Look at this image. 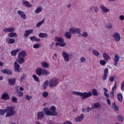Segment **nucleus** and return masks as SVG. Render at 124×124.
Masks as SVG:
<instances>
[{
  "label": "nucleus",
  "mask_w": 124,
  "mask_h": 124,
  "mask_svg": "<svg viewBox=\"0 0 124 124\" xmlns=\"http://www.w3.org/2000/svg\"><path fill=\"white\" fill-rule=\"evenodd\" d=\"M56 107L54 106H51L50 108H48L47 107H45L43 109V112H40L37 113V118L38 120H40L44 118L46 116H53L54 117H56V116H58V113L56 111Z\"/></svg>",
  "instance_id": "f257e3e1"
},
{
  "label": "nucleus",
  "mask_w": 124,
  "mask_h": 124,
  "mask_svg": "<svg viewBox=\"0 0 124 124\" xmlns=\"http://www.w3.org/2000/svg\"><path fill=\"white\" fill-rule=\"evenodd\" d=\"M73 94L74 95H80L81 99H86V98H88V97H90L92 96V92H84L81 93L80 92H76L74 91L72 92Z\"/></svg>",
  "instance_id": "f03ea898"
},
{
  "label": "nucleus",
  "mask_w": 124,
  "mask_h": 124,
  "mask_svg": "<svg viewBox=\"0 0 124 124\" xmlns=\"http://www.w3.org/2000/svg\"><path fill=\"white\" fill-rule=\"evenodd\" d=\"M5 112L6 113V117L8 118L13 116L16 114V111L14 110V108L12 107H7L5 108Z\"/></svg>",
  "instance_id": "7ed1b4c3"
},
{
  "label": "nucleus",
  "mask_w": 124,
  "mask_h": 124,
  "mask_svg": "<svg viewBox=\"0 0 124 124\" xmlns=\"http://www.w3.org/2000/svg\"><path fill=\"white\" fill-rule=\"evenodd\" d=\"M58 85V79L53 78L49 81V86L50 88H55Z\"/></svg>",
  "instance_id": "20e7f679"
},
{
  "label": "nucleus",
  "mask_w": 124,
  "mask_h": 124,
  "mask_svg": "<svg viewBox=\"0 0 124 124\" xmlns=\"http://www.w3.org/2000/svg\"><path fill=\"white\" fill-rule=\"evenodd\" d=\"M113 38L117 42H119L121 40V36L118 32H115L113 34Z\"/></svg>",
  "instance_id": "39448f33"
},
{
  "label": "nucleus",
  "mask_w": 124,
  "mask_h": 124,
  "mask_svg": "<svg viewBox=\"0 0 124 124\" xmlns=\"http://www.w3.org/2000/svg\"><path fill=\"white\" fill-rule=\"evenodd\" d=\"M120 60V56L118 54H115L114 56V59L113 60L114 62V66H116V67L118 66V62H119Z\"/></svg>",
  "instance_id": "423d86ee"
},
{
  "label": "nucleus",
  "mask_w": 124,
  "mask_h": 124,
  "mask_svg": "<svg viewBox=\"0 0 124 124\" xmlns=\"http://www.w3.org/2000/svg\"><path fill=\"white\" fill-rule=\"evenodd\" d=\"M62 55L64 58V62H69V55L65 51H62Z\"/></svg>",
  "instance_id": "0eeeda50"
},
{
  "label": "nucleus",
  "mask_w": 124,
  "mask_h": 124,
  "mask_svg": "<svg viewBox=\"0 0 124 124\" xmlns=\"http://www.w3.org/2000/svg\"><path fill=\"white\" fill-rule=\"evenodd\" d=\"M108 68H105L104 70V74L102 77V79L104 81H105V80L107 79V76H108Z\"/></svg>",
  "instance_id": "6e6552de"
},
{
  "label": "nucleus",
  "mask_w": 124,
  "mask_h": 124,
  "mask_svg": "<svg viewBox=\"0 0 124 124\" xmlns=\"http://www.w3.org/2000/svg\"><path fill=\"white\" fill-rule=\"evenodd\" d=\"M1 73H3L4 74H6L7 75H12V72L11 70L8 69H4L1 70Z\"/></svg>",
  "instance_id": "1a4fd4ad"
},
{
  "label": "nucleus",
  "mask_w": 124,
  "mask_h": 124,
  "mask_svg": "<svg viewBox=\"0 0 124 124\" xmlns=\"http://www.w3.org/2000/svg\"><path fill=\"white\" fill-rule=\"evenodd\" d=\"M3 31H4V32H13L15 31V29L13 27L7 28L4 29Z\"/></svg>",
  "instance_id": "9d476101"
},
{
  "label": "nucleus",
  "mask_w": 124,
  "mask_h": 124,
  "mask_svg": "<svg viewBox=\"0 0 124 124\" xmlns=\"http://www.w3.org/2000/svg\"><path fill=\"white\" fill-rule=\"evenodd\" d=\"M9 85L11 86H14V85L16 84V78H12L11 79H8Z\"/></svg>",
  "instance_id": "9b49d317"
},
{
  "label": "nucleus",
  "mask_w": 124,
  "mask_h": 124,
  "mask_svg": "<svg viewBox=\"0 0 124 124\" xmlns=\"http://www.w3.org/2000/svg\"><path fill=\"white\" fill-rule=\"evenodd\" d=\"M15 66V72H20V65L17 63V62H15L14 63Z\"/></svg>",
  "instance_id": "f8f14e48"
},
{
  "label": "nucleus",
  "mask_w": 124,
  "mask_h": 124,
  "mask_svg": "<svg viewBox=\"0 0 124 124\" xmlns=\"http://www.w3.org/2000/svg\"><path fill=\"white\" fill-rule=\"evenodd\" d=\"M85 118V115H84L83 114H81L79 116L75 118V121L77 123H78V122H81L83 121V119Z\"/></svg>",
  "instance_id": "ddd939ff"
},
{
  "label": "nucleus",
  "mask_w": 124,
  "mask_h": 124,
  "mask_svg": "<svg viewBox=\"0 0 124 124\" xmlns=\"http://www.w3.org/2000/svg\"><path fill=\"white\" fill-rule=\"evenodd\" d=\"M16 62L20 64H22L25 62V58L24 57H21V56H18V59H16Z\"/></svg>",
  "instance_id": "4468645a"
},
{
  "label": "nucleus",
  "mask_w": 124,
  "mask_h": 124,
  "mask_svg": "<svg viewBox=\"0 0 124 124\" xmlns=\"http://www.w3.org/2000/svg\"><path fill=\"white\" fill-rule=\"evenodd\" d=\"M103 58L106 62H107V61H109L111 59V57L109 55H108V53H104L103 54Z\"/></svg>",
  "instance_id": "2eb2a0df"
},
{
  "label": "nucleus",
  "mask_w": 124,
  "mask_h": 124,
  "mask_svg": "<svg viewBox=\"0 0 124 124\" xmlns=\"http://www.w3.org/2000/svg\"><path fill=\"white\" fill-rule=\"evenodd\" d=\"M100 9H101L102 12H103V13H107V12H109V11H110L109 9H107L106 7L103 6V5H101L100 6Z\"/></svg>",
  "instance_id": "dca6fc26"
},
{
  "label": "nucleus",
  "mask_w": 124,
  "mask_h": 124,
  "mask_svg": "<svg viewBox=\"0 0 124 124\" xmlns=\"http://www.w3.org/2000/svg\"><path fill=\"white\" fill-rule=\"evenodd\" d=\"M33 32V30H26L24 33V36L25 37H28L30 34H31Z\"/></svg>",
  "instance_id": "f3484780"
},
{
  "label": "nucleus",
  "mask_w": 124,
  "mask_h": 124,
  "mask_svg": "<svg viewBox=\"0 0 124 124\" xmlns=\"http://www.w3.org/2000/svg\"><path fill=\"white\" fill-rule=\"evenodd\" d=\"M17 14L20 16L21 18H22L24 20H25L26 19V14L24 13V12L21 11V10H18L17 11Z\"/></svg>",
  "instance_id": "a211bd4d"
},
{
  "label": "nucleus",
  "mask_w": 124,
  "mask_h": 124,
  "mask_svg": "<svg viewBox=\"0 0 124 124\" xmlns=\"http://www.w3.org/2000/svg\"><path fill=\"white\" fill-rule=\"evenodd\" d=\"M101 107V104L99 102H96L93 104L92 108L93 109H96L97 108H100Z\"/></svg>",
  "instance_id": "6ab92c4d"
},
{
  "label": "nucleus",
  "mask_w": 124,
  "mask_h": 124,
  "mask_svg": "<svg viewBox=\"0 0 124 124\" xmlns=\"http://www.w3.org/2000/svg\"><path fill=\"white\" fill-rule=\"evenodd\" d=\"M22 4L23 5H25L26 6V7H31V6H32V5L31 4V3H30V2L28 1H26L25 0L22 1Z\"/></svg>",
  "instance_id": "aec40b11"
},
{
  "label": "nucleus",
  "mask_w": 124,
  "mask_h": 124,
  "mask_svg": "<svg viewBox=\"0 0 124 124\" xmlns=\"http://www.w3.org/2000/svg\"><path fill=\"white\" fill-rule=\"evenodd\" d=\"M1 99H4V100H7L9 99V95L6 93H4L1 97Z\"/></svg>",
  "instance_id": "412c9836"
},
{
  "label": "nucleus",
  "mask_w": 124,
  "mask_h": 124,
  "mask_svg": "<svg viewBox=\"0 0 124 124\" xmlns=\"http://www.w3.org/2000/svg\"><path fill=\"white\" fill-rule=\"evenodd\" d=\"M18 56L20 57L21 58H25V57L27 56V52L25 50L20 51L19 53Z\"/></svg>",
  "instance_id": "4be33fe9"
},
{
  "label": "nucleus",
  "mask_w": 124,
  "mask_h": 124,
  "mask_svg": "<svg viewBox=\"0 0 124 124\" xmlns=\"http://www.w3.org/2000/svg\"><path fill=\"white\" fill-rule=\"evenodd\" d=\"M6 41L8 44H13L15 43V39L8 38L6 39Z\"/></svg>",
  "instance_id": "5701e85b"
},
{
  "label": "nucleus",
  "mask_w": 124,
  "mask_h": 124,
  "mask_svg": "<svg viewBox=\"0 0 124 124\" xmlns=\"http://www.w3.org/2000/svg\"><path fill=\"white\" fill-rule=\"evenodd\" d=\"M42 71L41 68H38L36 70V73L39 77H41V75H42Z\"/></svg>",
  "instance_id": "b1692460"
},
{
  "label": "nucleus",
  "mask_w": 124,
  "mask_h": 124,
  "mask_svg": "<svg viewBox=\"0 0 124 124\" xmlns=\"http://www.w3.org/2000/svg\"><path fill=\"white\" fill-rule=\"evenodd\" d=\"M41 64L44 68H48L49 66H50V64L49 63L45 62H42L41 63Z\"/></svg>",
  "instance_id": "393cba45"
},
{
  "label": "nucleus",
  "mask_w": 124,
  "mask_h": 124,
  "mask_svg": "<svg viewBox=\"0 0 124 124\" xmlns=\"http://www.w3.org/2000/svg\"><path fill=\"white\" fill-rule=\"evenodd\" d=\"M48 36V34L46 33L41 32L39 34V37L40 38H46Z\"/></svg>",
  "instance_id": "a878e982"
},
{
  "label": "nucleus",
  "mask_w": 124,
  "mask_h": 124,
  "mask_svg": "<svg viewBox=\"0 0 124 124\" xmlns=\"http://www.w3.org/2000/svg\"><path fill=\"white\" fill-rule=\"evenodd\" d=\"M17 35H17V33H16V32H11L8 34V36L12 38L13 37H16V38H17Z\"/></svg>",
  "instance_id": "bb28decb"
},
{
  "label": "nucleus",
  "mask_w": 124,
  "mask_h": 124,
  "mask_svg": "<svg viewBox=\"0 0 124 124\" xmlns=\"http://www.w3.org/2000/svg\"><path fill=\"white\" fill-rule=\"evenodd\" d=\"M64 36L65 37H66V38H67V39H70L72 35H71V33H70V31H69L65 33Z\"/></svg>",
  "instance_id": "cd10ccee"
},
{
  "label": "nucleus",
  "mask_w": 124,
  "mask_h": 124,
  "mask_svg": "<svg viewBox=\"0 0 124 124\" xmlns=\"http://www.w3.org/2000/svg\"><path fill=\"white\" fill-rule=\"evenodd\" d=\"M55 39L57 41V42H60L59 43H62V42H63V41H64V40H63L62 37H58L56 36Z\"/></svg>",
  "instance_id": "c85d7f7f"
},
{
  "label": "nucleus",
  "mask_w": 124,
  "mask_h": 124,
  "mask_svg": "<svg viewBox=\"0 0 124 124\" xmlns=\"http://www.w3.org/2000/svg\"><path fill=\"white\" fill-rule=\"evenodd\" d=\"M92 95H93L94 96H97V95H98V92H97V90L96 89H93L92 90Z\"/></svg>",
  "instance_id": "c756f323"
},
{
  "label": "nucleus",
  "mask_w": 124,
  "mask_h": 124,
  "mask_svg": "<svg viewBox=\"0 0 124 124\" xmlns=\"http://www.w3.org/2000/svg\"><path fill=\"white\" fill-rule=\"evenodd\" d=\"M49 80L46 81L43 85V89H44V90H46L47 87H48V86L49 85Z\"/></svg>",
  "instance_id": "7c9ffc66"
},
{
  "label": "nucleus",
  "mask_w": 124,
  "mask_h": 124,
  "mask_svg": "<svg viewBox=\"0 0 124 124\" xmlns=\"http://www.w3.org/2000/svg\"><path fill=\"white\" fill-rule=\"evenodd\" d=\"M20 50L19 49H16V50H12L11 52V54L12 55V56H16V55H17V53H18V52H20Z\"/></svg>",
  "instance_id": "2f4dec72"
},
{
  "label": "nucleus",
  "mask_w": 124,
  "mask_h": 124,
  "mask_svg": "<svg viewBox=\"0 0 124 124\" xmlns=\"http://www.w3.org/2000/svg\"><path fill=\"white\" fill-rule=\"evenodd\" d=\"M117 99L120 102H123V94L122 93H119L117 94Z\"/></svg>",
  "instance_id": "473e14b6"
},
{
  "label": "nucleus",
  "mask_w": 124,
  "mask_h": 124,
  "mask_svg": "<svg viewBox=\"0 0 124 124\" xmlns=\"http://www.w3.org/2000/svg\"><path fill=\"white\" fill-rule=\"evenodd\" d=\"M56 46H61V47H64L65 46H66V44L63 42L62 43H56Z\"/></svg>",
  "instance_id": "72a5a7b5"
},
{
  "label": "nucleus",
  "mask_w": 124,
  "mask_h": 124,
  "mask_svg": "<svg viewBox=\"0 0 124 124\" xmlns=\"http://www.w3.org/2000/svg\"><path fill=\"white\" fill-rule=\"evenodd\" d=\"M112 108L114 111H119V106L116 105V102H113L112 104Z\"/></svg>",
  "instance_id": "f704fd0d"
},
{
  "label": "nucleus",
  "mask_w": 124,
  "mask_h": 124,
  "mask_svg": "<svg viewBox=\"0 0 124 124\" xmlns=\"http://www.w3.org/2000/svg\"><path fill=\"white\" fill-rule=\"evenodd\" d=\"M50 72L48 70L44 69L42 70V75H45L47 76V75H49Z\"/></svg>",
  "instance_id": "c9c22d12"
},
{
  "label": "nucleus",
  "mask_w": 124,
  "mask_h": 124,
  "mask_svg": "<svg viewBox=\"0 0 124 124\" xmlns=\"http://www.w3.org/2000/svg\"><path fill=\"white\" fill-rule=\"evenodd\" d=\"M42 11V7H38L35 10V13L36 14H39L40 12Z\"/></svg>",
  "instance_id": "e433bc0d"
},
{
  "label": "nucleus",
  "mask_w": 124,
  "mask_h": 124,
  "mask_svg": "<svg viewBox=\"0 0 124 124\" xmlns=\"http://www.w3.org/2000/svg\"><path fill=\"white\" fill-rule=\"evenodd\" d=\"M32 78H33V79H34V81H35V82H40V80H39V78H38V77L36 76V75H33L32 76Z\"/></svg>",
  "instance_id": "4c0bfd02"
},
{
  "label": "nucleus",
  "mask_w": 124,
  "mask_h": 124,
  "mask_svg": "<svg viewBox=\"0 0 124 124\" xmlns=\"http://www.w3.org/2000/svg\"><path fill=\"white\" fill-rule=\"evenodd\" d=\"M27 79V75L23 74V76H21V77L20 78V82H23V80H26Z\"/></svg>",
  "instance_id": "58836bf2"
},
{
  "label": "nucleus",
  "mask_w": 124,
  "mask_h": 124,
  "mask_svg": "<svg viewBox=\"0 0 124 124\" xmlns=\"http://www.w3.org/2000/svg\"><path fill=\"white\" fill-rule=\"evenodd\" d=\"M45 21V19H43L42 20V21L39 22L36 24V27H37V28H39V27H40V26H41L42 24H43V23H44Z\"/></svg>",
  "instance_id": "ea45409f"
},
{
  "label": "nucleus",
  "mask_w": 124,
  "mask_h": 124,
  "mask_svg": "<svg viewBox=\"0 0 124 124\" xmlns=\"http://www.w3.org/2000/svg\"><path fill=\"white\" fill-rule=\"evenodd\" d=\"M69 31H70L71 34H75V28H70Z\"/></svg>",
  "instance_id": "a19ab883"
},
{
  "label": "nucleus",
  "mask_w": 124,
  "mask_h": 124,
  "mask_svg": "<svg viewBox=\"0 0 124 124\" xmlns=\"http://www.w3.org/2000/svg\"><path fill=\"white\" fill-rule=\"evenodd\" d=\"M93 54L96 56H99V52H98V51H96L95 49L93 50Z\"/></svg>",
  "instance_id": "79ce46f5"
},
{
  "label": "nucleus",
  "mask_w": 124,
  "mask_h": 124,
  "mask_svg": "<svg viewBox=\"0 0 124 124\" xmlns=\"http://www.w3.org/2000/svg\"><path fill=\"white\" fill-rule=\"evenodd\" d=\"M42 95L44 97H47V96L49 95V93L46 91H45L42 93Z\"/></svg>",
  "instance_id": "37998d69"
},
{
  "label": "nucleus",
  "mask_w": 124,
  "mask_h": 124,
  "mask_svg": "<svg viewBox=\"0 0 124 124\" xmlns=\"http://www.w3.org/2000/svg\"><path fill=\"white\" fill-rule=\"evenodd\" d=\"M118 121L119 122H123L124 121V118L122 115H119L117 117Z\"/></svg>",
  "instance_id": "c03bdc74"
},
{
  "label": "nucleus",
  "mask_w": 124,
  "mask_h": 124,
  "mask_svg": "<svg viewBox=\"0 0 124 124\" xmlns=\"http://www.w3.org/2000/svg\"><path fill=\"white\" fill-rule=\"evenodd\" d=\"M100 63L101 65L104 66L106 64V61L104 60H100Z\"/></svg>",
  "instance_id": "a18cd8bd"
},
{
  "label": "nucleus",
  "mask_w": 124,
  "mask_h": 124,
  "mask_svg": "<svg viewBox=\"0 0 124 124\" xmlns=\"http://www.w3.org/2000/svg\"><path fill=\"white\" fill-rule=\"evenodd\" d=\"M5 109H0V115L3 116L5 114Z\"/></svg>",
  "instance_id": "49530a36"
},
{
  "label": "nucleus",
  "mask_w": 124,
  "mask_h": 124,
  "mask_svg": "<svg viewBox=\"0 0 124 124\" xmlns=\"http://www.w3.org/2000/svg\"><path fill=\"white\" fill-rule=\"evenodd\" d=\"M80 32H81V30L80 29L75 28V34H76V33L80 34Z\"/></svg>",
  "instance_id": "de8ad7c7"
},
{
  "label": "nucleus",
  "mask_w": 124,
  "mask_h": 124,
  "mask_svg": "<svg viewBox=\"0 0 124 124\" xmlns=\"http://www.w3.org/2000/svg\"><path fill=\"white\" fill-rule=\"evenodd\" d=\"M17 94L18 96L22 97V96L24 95V93H23V92H20V91H18V92L17 93Z\"/></svg>",
  "instance_id": "09e8293b"
},
{
  "label": "nucleus",
  "mask_w": 124,
  "mask_h": 124,
  "mask_svg": "<svg viewBox=\"0 0 124 124\" xmlns=\"http://www.w3.org/2000/svg\"><path fill=\"white\" fill-rule=\"evenodd\" d=\"M33 48H34V49H37L38 48H39V47H40V45L39 44H35L33 46Z\"/></svg>",
  "instance_id": "8fccbe9b"
},
{
  "label": "nucleus",
  "mask_w": 124,
  "mask_h": 124,
  "mask_svg": "<svg viewBox=\"0 0 124 124\" xmlns=\"http://www.w3.org/2000/svg\"><path fill=\"white\" fill-rule=\"evenodd\" d=\"M12 100L13 102H14V103H16V102H17V98L15 97V96H12Z\"/></svg>",
  "instance_id": "3c124183"
},
{
  "label": "nucleus",
  "mask_w": 124,
  "mask_h": 124,
  "mask_svg": "<svg viewBox=\"0 0 124 124\" xmlns=\"http://www.w3.org/2000/svg\"><path fill=\"white\" fill-rule=\"evenodd\" d=\"M88 35V33L87 32H84L83 33L81 34V36L83 37H87Z\"/></svg>",
  "instance_id": "603ef678"
},
{
  "label": "nucleus",
  "mask_w": 124,
  "mask_h": 124,
  "mask_svg": "<svg viewBox=\"0 0 124 124\" xmlns=\"http://www.w3.org/2000/svg\"><path fill=\"white\" fill-rule=\"evenodd\" d=\"M104 95L107 98H109V97H110V95L108 93H107L105 91H104Z\"/></svg>",
  "instance_id": "864d4df0"
},
{
  "label": "nucleus",
  "mask_w": 124,
  "mask_h": 124,
  "mask_svg": "<svg viewBox=\"0 0 124 124\" xmlns=\"http://www.w3.org/2000/svg\"><path fill=\"white\" fill-rule=\"evenodd\" d=\"M114 79H115V78L112 76H111L109 77V80H110V82H113Z\"/></svg>",
  "instance_id": "5fc2aeb1"
},
{
  "label": "nucleus",
  "mask_w": 124,
  "mask_h": 124,
  "mask_svg": "<svg viewBox=\"0 0 124 124\" xmlns=\"http://www.w3.org/2000/svg\"><path fill=\"white\" fill-rule=\"evenodd\" d=\"M80 62H86V59L84 58V57H82L80 58Z\"/></svg>",
  "instance_id": "6e6d98bb"
},
{
  "label": "nucleus",
  "mask_w": 124,
  "mask_h": 124,
  "mask_svg": "<svg viewBox=\"0 0 124 124\" xmlns=\"http://www.w3.org/2000/svg\"><path fill=\"white\" fill-rule=\"evenodd\" d=\"M35 38H36V37L33 36L32 37H31L30 38L31 41H34L35 42Z\"/></svg>",
  "instance_id": "4d7b16f0"
},
{
  "label": "nucleus",
  "mask_w": 124,
  "mask_h": 124,
  "mask_svg": "<svg viewBox=\"0 0 124 124\" xmlns=\"http://www.w3.org/2000/svg\"><path fill=\"white\" fill-rule=\"evenodd\" d=\"M26 99H27V100H31V99L32 98V97L29 95H27L26 96Z\"/></svg>",
  "instance_id": "13d9d810"
},
{
  "label": "nucleus",
  "mask_w": 124,
  "mask_h": 124,
  "mask_svg": "<svg viewBox=\"0 0 124 124\" xmlns=\"http://www.w3.org/2000/svg\"><path fill=\"white\" fill-rule=\"evenodd\" d=\"M121 90L124 91V81L121 83Z\"/></svg>",
  "instance_id": "bf43d9fd"
},
{
  "label": "nucleus",
  "mask_w": 124,
  "mask_h": 124,
  "mask_svg": "<svg viewBox=\"0 0 124 124\" xmlns=\"http://www.w3.org/2000/svg\"><path fill=\"white\" fill-rule=\"evenodd\" d=\"M107 29H112V24L111 23H108Z\"/></svg>",
  "instance_id": "052dcab7"
},
{
  "label": "nucleus",
  "mask_w": 124,
  "mask_h": 124,
  "mask_svg": "<svg viewBox=\"0 0 124 124\" xmlns=\"http://www.w3.org/2000/svg\"><path fill=\"white\" fill-rule=\"evenodd\" d=\"M93 9H94L95 12H98V8H97V7L93 6Z\"/></svg>",
  "instance_id": "680f3d73"
},
{
  "label": "nucleus",
  "mask_w": 124,
  "mask_h": 124,
  "mask_svg": "<svg viewBox=\"0 0 124 124\" xmlns=\"http://www.w3.org/2000/svg\"><path fill=\"white\" fill-rule=\"evenodd\" d=\"M120 20H121V21H124V15H121L119 16Z\"/></svg>",
  "instance_id": "e2e57ef3"
},
{
  "label": "nucleus",
  "mask_w": 124,
  "mask_h": 124,
  "mask_svg": "<svg viewBox=\"0 0 124 124\" xmlns=\"http://www.w3.org/2000/svg\"><path fill=\"white\" fill-rule=\"evenodd\" d=\"M40 41H41V39L37 38L36 37L35 39V42H40Z\"/></svg>",
  "instance_id": "0e129e2a"
},
{
  "label": "nucleus",
  "mask_w": 124,
  "mask_h": 124,
  "mask_svg": "<svg viewBox=\"0 0 124 124\" xmlns=\"http://www.w3.org/2000/svg\"><path fill=\"white\" fill-rule=\"evenodd\" d=\"M92 109H93V108H92L88 107V108H87L86 112H90V111H92Z\"/></svg>",
  "instance_id": "69168bd1"
},
{
  "label": "nucleus",
  "mask_w": 124,
  "mask_h": 124,
  "mask_svg": "<svg viewBox=\"0 0 124 124\" xmlns=\"http://www.w3.org/2000/svg\"><path fill=\"white\" fill-rule=\"evenodd\" d=\"M107 102L108 103L109 106L111 105V102L110 101V99H109V98L107 99Z\"/></svg>",
  "instance_id": "338daca9"
},
{
  "label": "nucleus",
  "mask_w": 124,
  "mask_h": 124,
  "mask_svg": "<svg viewBox=\"0 0 124 124\" xmlns=\"http://www.w3.org/2000/svg\"><path fill=\"white\" fill-rule=\"evenodd\" d=\"M63 124H72L70 121H66Z\"/></svg>",
  "instance_id": "774afa93"
}]
</instances>
